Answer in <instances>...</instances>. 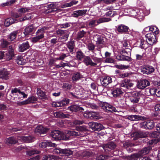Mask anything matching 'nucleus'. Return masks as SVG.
Returning <instances> with one entry per match:
<instances>
[{"label": "nucleus", "mask_w": 160, "mask_h": 160, "mask_svg": "<svg viewBox=\"0 0 160 160\" xmlns=\"http://www.w3.org/2000/svg\"><path fill=\"white\" fill-rule=\"evenodd\" d=\"M117 68L120 69H126L129 67V65H117L116 66Z\"/></svg>", "instance_id": "bf43d9fd"}, {"label": "nucleus", "mask_w": 160, "mask_h": 160, "mask_svg": "<svg viewBox=\"0 0 160 160\" xmlns=\"http://www.w3.org/2000/svg\"><path fill=\"white\" fill-rule=\"evenodd\" d=\"M151 149V148L150 147L145 148L139 151L138 153L128 156L127 159L129 160H151L149 157H142V156L148 154Z\"/></svg>", "instance_id": "7ed1b4c3"}, {"label": "nucleus", "mask_w": 160, "mask_h": 160, "mask_svg": "<svg viewBox=\"0 0 160 160\" xmlns=\"http://www.w3.org/2000/svg\"><path fill=\"white\" fill-rule=\"evenodd\" d=\"M39 146L42 148H45L46 147H55L56 146V144L55 143H52L50 142L46 141L39 143Z\"/></svg>", "instance_id": "412c9836"}, {"label": "nucleus", "mask_w": 160, "mask_h": 160, "mask_svg": "<svg viewBox=\"0 0 160 160\" xmlns=\"http://www.w3.org/2000/svg\"><path fill=\"white\" fill-rule=\"evenodd\" d=\"M37 94L38 97L43 100H45L47 99L48 98L45 95V92L40 89H37Z\"/></svg>", "instance_id": "2f4dec72"}, {"label": "nucleus", "mask_w": 160, "mask_h": 160, "mask_svg": "<svg viewBox=\"0 0 160 160\" xmlns=\"http://www.w3.org/2000/svg\"><path fill=\"white\" fill-rule=\"evenodd\" d=\"M99 113L97 112L91 111L90 112V116L91 118L96 119L99 117Z\"/></svg>", "instance_id": "864d4df0"}, {"label": "nucleus", "mask_w": 160, "mask_h": 160, "mask_svg": "<svg viewBox=\"0 0 160 160\" xmlns=\"http://www.w3.org/2000/svg\"><path fill=\"white\" fill-rule=\"evenodd\" d=\"M133 84L129 80L126 79L122 81L120 83V87L123 88L122 89L123 91L126 90L132 87Z\"/></svg>", "instance_id": "9d476101"}, {"label": "nucleus", "mask_w": 160, "mask_h": 160, "mask_svg": "<svg viewBox=\"0 0 160 160\" xmlns=\"http://www.w3.org/2000/svg\"><path fill=\"white\" fill-rule=\"evenodd\" d=\"M83 62L86 66L90 65L91 66H95L97 65V64L96 63H94L89 56H85L83 59Z\"/></svg>", "instance_id": "f3484780"}, {"label": "nucleus", "mask_w": 160, "mask_h": 160, "mask_svg": "<svg viewBox=\"0 0 160 160\" xmlns=\"http://www.w3.org/2000/svg\"><path fill=\"white\" fill-rule=\"evenodd\" d=\"M37 100V98L34 97L32 96L29 97L27 100L22 101L20 102V105L26 104L30 103H33Z\"/></svg>", "instance_id": "a878e982"}, {"label": "nucleus", "mask_w": 160, "mask_h": 160, "mask_svg": "<svg viewBox=\"0 0 160 160\" xmlns=\"http://www.w3.org/2000/svg\"><path fill=\"white\" fill-rule=\"evenodd\" d=\"M123 90L121 87L116 88L113 89L111 93L114 98H120L123 93Z\"/></svg>", "instance_id": "1a4fd4ad"}, {"label": "nucleus", "mask_w": 160, "mask_h": 160, "mask_svg": "<svg viewBox=\"0 0 160 160\" xmlns=\"http://www.w3.org/2000/svg\"><path fill=\"white\" fill-rule=\"evenodd\" d=\"M51 135L55 140L63 139L62 132L59 130H55L52 132Z\"/></svg>", "instance_id": "9b49d317"}, {"label": "nucleus", "mask_w": 160, "mask_h": 160, "mask_svg": "<svg viewBox=\"0 0 160 160\" xmlns=\"http://www.w3.org/2000/svg\"><path fill=\"white\" fill-rule=\"evenodd\" d=\"M140 94L138 92H134L133 97L130 98L131 102L133 103H138L140 99Z\"/></svg>", "instance_id": "cd10ccee"}, {"label": "nucleus", "mask_w": 160, "mask_h": 160, "mask_svg": "<svg viewBox=\"0 0 160 160\" xmlns=\"http://www.w3.org/2000/svg\"><path fill=\"white\" fill-rule=\"evenodd\" d=\"M103 38L101 37H99L98 38L97 41V44L98 46L101 48L106 47V45L104 40Z\"/></svg>", "instance_id": "f704fd0d"}, {"label": "nucleus", "mask_w": 160, "mask_h": 160, "mask_svg": "<svg viewBox=\"0 0 160 160\" xmlns=\"http://www.w3.org/2000/svg\"><path fill=\"white\" fill-rule=\"evenodd\" d=\"M74 65H71L70 62H67L65 63L62 61L60 63L58 64H55L54 65L55 68H64L65 66L70 67L73 66Z\"/></svg>", "instance_id": "473e14b6"}, {"label": "nucleus", "mask_w": 160, "mask_h": 160, "mask_svg": "<svg viewBox=\"0 0 160 160\" xmlns=\"http://www.w3.org/2000/svg\"><path fill=\"white\" fill-rule=\"evenodd\" d=\"M122 43L123 45V48L125 49H127L128 52H129L130 53L131 50L130 49H128V45L129 44L128 40L126 39H124L122 41Z\"/></svg>", "instance_id": "de8ad7c7"}, {"label": "nucleus", "mask_w": 160, "mask_h": 160, "mask_svg": "<svg viewBox=\"0 0 160 160\" xmlns=\"http://www.w3.org/2000/svg\"><path fill=\"white\" fill-rule=\"evenodd\" d=\"M128 118L131 121H137L141 119L140 117L137 115H128Z\"/></svg>", "instance_id": "09e8293b"}, {"label": "nucleus", "mask_w": 160, "mask_h": 160, "mask_svg": "<svg viewBox=\"0 0 160 160\" xmlns=\"http://www.w3.org/2000/svg\"><path fill=\"white\" fill-rule=\"evenodd\" d=\"M87 11V10H80L75 11H74L73 15L74 17L77 18L84 15L86 13Z\"/></svg>", "instance_id": "393cba45"}, {"label": "nucleus", "mask_w": 160, "mask_h": 160, "mask_svg": "<svg viewBox=\"0 0 160 160\" xmlns=\"http://www.w3.org/2000/svg\"><path fill=\"white\" fill-rule=\"evenodd\" d=\"M4 142L5 143L8 145H14L17 143L19 141L18 140L17 138H16L14 137H11L6 138Z\"/></svg>", "instance_id": "6ab92c4d"}, {"label": "nucleus", "mask_w": 160, "mask_h": 160, "mask_svg": "<svg viewBox=\"0 0 160 160\" xmlns=\"http://www.w3.org/2000/svg\"><path fill=\"white\" fill-rule=\"evenodd\" d=\"M108 156L99 155L97 156L96 155H93L92 160H104L108 158Z\"/></svg>", "instance_id": "4c0bfd02"}, {"label": "nucleus", "mask_w": 160, "mask_h": 160, "mask_svg": "<svg viewBox=\"0 0 160 160\" xmlns=\"http://www.w3.org/2000/svg\"><path fill=\"white\" fill-rule=\"evenodd\" d=\"M49 151L54 154H61L63 156H69L72 154V152L70 150L62 149L60 148L52 149Z\"/></svg>", "instance_id": "423d86ee"}, {"label": "nucleus", "mask_w": 160, "mask_h": 160, "mask_svg": "<svg viewBox=\"0 0 160 160\" xmlns=\"http://www.w3.org/2000/svg\"><path fill=\"white\" fill-rule=\"evenodd\" d=\"M132 137H134L133 139L136 140L138 138H139L140 137V135L138 133V132H135L133 133H132L131 134Z\"/></svg>", "instance_id": "338daca9"}, {"label": "nucleus", "mask_w": 160, "mask_h": 160, "mask_svg": "<svg viewBox=\"0 0 160 160\" xmlns=\"http://www.w3.org/2000/svg\"><path fill=\"white\" fill-rule=\"evenodd\" d=\"M56 159V157L52 155H46L43 156V160H52Z\"/></svg>", "instance_id": "8fccbe9b"}, {"label": "nucleus", "mask_w": 160, "mask_h": 160, "mask_svg": "<svg viewBox=\"0 0 160 160\" xmlns=\"http://www.w3.org/2000/svg\"><path fill=\"white\" fill-rule=\"evenodd\" d=\"M111 20L110 18L103 17L100 18L97 22V24L104 22H107L111 21Z\"/></svg>", "instance_id": "c03bdc74"}, {"label": "nucleus", "mask_w": 160, "mask_h": 160, "mask_svg": "<svg viewBox=\"0 0 160 160\" xmlns=\"http://www.w3.org/2000/svg\"><path fill=\"white\" fill-rule=\"evenodd\" d=\"M48 29L47 27H43L38 29L36 32V36L40 39L44 37V33L45 31Z\"/></svg>", "instance_id": "5701e85b"}, {"label": "nucleus", "mask_w": 160, "mask_h": 160, "mask_svg": "<svg viewBox=\"0 0 160 160\" xmlns=\"http://www.w3.org/2000/svg\"><path fill=\"white\" fill-rule=\"evenodd\" d=\"M14 55L8 52L6 53V57L7 60L8 61L11 59Z\"/></svg>", "instance_id": "e2e57ef3"}, {"label": "nucleus", "mask_w": 160, "mask_h": 160, "mask_svg": "<svg viewBox=\"0 0 160 160\" xmlns=\"http://www.w3.org/2000/svg\"><path fill=\"white\" fill-rule=\"evenodd\" d=\"M66 30H64L61 29H58L56 31V33L57 34L61 36H62L65 33Z\"/></svg>", "instance_id": "774afa93"}, {"label": "nucleus", "mask_w": 160, "mask_h": 160, "mask_svg": "<svg viewBox=\"0 0 160 160\" xmlns=\"http://www.w3.org/2000/svg\"><path fill=\"white\" fill-rule=\"evenodd\" d=\"M154 71V69L152 66H145L141 69V71L143 74H148L151 73Z\"/></svg>", "instance_id": "dca6fc26"}, {"label": "nucleus", "mask_w": 160, "mask_h": 160, "mask_svg": "<svg viewBox=\"0 0 160 160\" xmlns=\"http://www.w3.org/2000/svg\"><path fill=\"white\" fill-rule=\"evenodd\" d=\"M150 82L146 79H143L138 82L137 86L138 88L143 89L150 85Z\"/></svg>", "instance_id": "ddd939ff"}, {"label": "nucleus", "mask_w": 160, "mask_h": 160, "mask_svg": "<svg viewBox=\"0 0 160 160\" xmlns=\"http://www.w3.org/2000/svg\"><path fill=\"white\" fill-rule=\"evenodd\" d=\"M68 110L76 112L78 111H83L84 109L83 108L80 107L77 105H73L69 107L68 108Z\"/></svg>", "instance_id": "bb28decb"}, {"label": "nucleus", "mask_w": 160, "mask_h": 160, "mask_svg": "<svg viewBox=\"0 0 160 160\" xmlns=\"http://www.w3.org/2000/svg\"><path fill=\"white\" fill-rule=\"evenodd\" d=\"M32 17L31 15L30 14H28L23 18H21L20 19V21H23L29 19L31 18Z\"/></svg>", "instance_id": "052dcab7"}, {"label": "nucleus", "mask_w": 160, "mask_h": 160, "mask_svg": "<svg viewBox=\"0 0 160 160\" xmlns=\"http://www.w3.org/2000/svg\"><path fill=\"white\" fill-rule=\"evenodd\" d=\"M30 10V8H19L18 10V12L19 13H17L16 14L15 17L18 18L21 17L22 16V13L29 12Z\"/></svg>", "instance_id": "c756f323"}, {"label": "nucleus", "mask_w": 160, "mask_h": 160, "mask_svg": "<svg viewBox=\"0 0 160 160\" xmlns=\"http://www.w3.org/2000/svg\"><path fill=\"white\" fill-rule=\"evenodd\" d=\"M82 77V76L79 72H77L74 73L72 76V78L73 81L76 82L80 79Z\"/></svg>", "instance_id": "79ce46f5"}, {"label": "nucleus", "mask_w": 160, "mask_h": 160, "mask_svg": "<svg viewBox=\"0 0 160 160\" xmlns=\"http://www.w3.org/2000/svg\"><path fill=\"white\" fill-rule=\"evenodd\" d=\"M93 154L89 152L85 151L83 152L82 153V156L85 158H88L89 160H92L93 157Z\"/></svg>", "instance_id": "ea45409f"}, {"label": "nucleus", "mask_w": 160, "mask_h": 160, "mask_svg": "<svg viewBox=\"0 0 160 160\" xmlns=\"http://www.w3.org/2000/svg\"><path fill=\"white\" fill-rule=\"evenodd\" d=\"M137 9L134 10L131 8H125L124 12L128 13V15L131 17H136L137 16Z\"/></svg>", "instance_id": "c85d7f7f"}, {"label": "nucleus", "mask_w": 160, "mask_h": 160, "mask_svg": "<svg viewBox=\"0 0 160 160\" xmlns=\"http://www.w3.org/2000/svg\"><path fill=\"white\" fill-rule=\"evenodd\" d=\"M87 105L88 107L92 109H97L98 108V106L94 103H88Z\"/></svg>", "instance_id": "69168bd1"}, {"label": "nucleus", "mask_w": 160, "mask_h": 160, "mask_svg": "<svg viewBox=\"0 0 160 160\" xmlns=\"http://www.w3.org/2000/svg\"><path fill=\"white\" fill-rule=\"evenodd\" d=\"M34 29V27L32 25H29L27 27L24 29V33L25 36L29 34L31 32H32Z\"/></svg>", "instance_id": "e433bc0d"}, {"label": "nucleus", "mask_w": 160, "mask_h": 160, "mask_svg": "<svg viewBox=\"0 0 160 160\" xmlns=\"http://www.w3.org/2000/svg\"><path fill=\"white\" fill-rule=\"evenodd\" d=\"M87 48L90 51H93L95 49V46L93 43H89L87 45Z\"/></svg>", "instance_id": "4d7b16f0"}, {"label": "nucleus", "mask_w": 160, "mask_h": 160, "mask_svg": "<svg viewBox=\"0 0 160 160\" xmlns=\"http://www.w3.org/2000/svg\"><path fill=\"white\" fill-rule=\"evenodd\" d=\"M116 59L119 60L130 61V58L129 56H125L122 55H118L116 56Z\"/></svg>", "instance_id": "58836bf2"}, {"label": "nucleus", "mask_w": 160, "mask_h": 160, "mask_svg": "<svg viewBox=\"0 0 160 160\" xmlns=\"http://www.w3.org/2000/svg\"><path fill=\"white\" fill-rule=\"evenodd\" d=\"M28 42H26L19 45V51L21 52H22L28 49L29 48Z\"/></svg>", "instance_id": "b1692460"}, {"label": "nucleus", "mask_w": 160, "mask_h": 160, "mask_svg": "<svg viewBox=\"0 0 160 160\" xmlns=\"http://www.w3.org/2000/svg\"><path fill=\"white\" fill-rule=\"evenodd\" d=\"M48 8V11L47 13H50L56 11L57 10L56 6L53 4H50L45 6Z\"/></svg>", "instance_id": "c9c22d12"}, {"label": "nucleus", "mask_w": 160, "mask_h": 160, "mask_svg": "<svg viewBox=\"0 0 160 160\" xmlns=\"http://www.w3.org/2000/svg\"><path fill=\"white\" fill-rule=\"evenodd\" d=\"M128 27L123 24L119 25L117 28V31L121 33H126L128 32Z\"/></svg>", "instance_id": "aec40b11"}, {"label": "nucleus", "mask_w": 160, "mask_h": 160, "mask_svg": "<svg viewBox=\"0 0 160 160\" xmlns=\"http://www.w3.org/2000/svg\"><path fill=\"white\" fill-rule=\"evenodd\" d=\"M103 128V126L100 123L96 122L95 128H94V130L99 131Z\"/></svg>", "instance_id": "603ef678"}, {"label": "nucleus", "mask_w": 160, "mask_h": 160, "mask_svg": "<svg viewBox=\"0 0 160 160\" xmlns=\"http://www.w3.org/2000/svg\"><path fill=\"white\" fill-rule=\"evenodd\" d=\"M140 128L145 129H151L154 126V122L152 120H147L142 122L140 124Z\"/></svg>", "instance_id": "6e6552de"}, {"label": "nucleus", "mask_w": 160, "mask_h": 160, "mask_svg": "<svg viewBox=\"0 0 160 160\" xmlns=\"http://www.w3.org/2000/svg\"><path fill=\"white\" fill-rule=\"evenodd\" d=\"M18 31H14L11 33L9 35L8 38L10 41H12L14 40L18 34Z\"/></svg>", "instance_id": "49530a36"}, {"label": "nucleus", "mask_w": 160, "mask_h": 160, "mask_svg": "<svg viewBox=\"0 0 160 160\" xmlns=\"http://www.w3.org/2000/svg\"><path fill=\"white\" fill-rule=\"evenodd\" d=\"M11 94L13 97L14 100H22L23 98H26L28 94H26L23 91H21L20 89L14 88L11 90Z\"/></svg>", "instance_id": "20e7f679"}, {"label": "nucleus", "mask_w": 160, "mask_h": 160, "mask_svg": "<svg viewBox=\"0 0 160 160\" xmlns=\"http://www.w3.org/2000/svg\"><path fill=\"white\" fill-rule=\"evenodd\" d=\"M116 147V144L113 142H111L104 145L102 148L105 151L107 152L114 149Z\"/></svg>", "instance_id": "2eb2a0df"}, {"label": "nucleus", "mask_w": 160, "mask_h": 160, "mask_svg": "<svg viewBox=\"0 0 160 160\" xmlns=\"http://www.w3.org/2000/svg\"><path fill=\"white\" fill-rule=\"evenodd\" d=\"M137 14L136 18L139 19H142L144 16L143 12L141 10H138L137 9Z\"/></svg>", "instance_id": "3c124183"}, {"label": "nucleus", "mask_w": 160, "mask_h": 160, "mask_svg": "<svg viewBox=\"0 0 160 160\" xmlns=\"http://www.w3.org/2000/svg\"><path fill=\"white\" fill-rule=\"evenodd\" d=\"M16 20L13 18H9L6 19L4 22V25L6 27H8L11 24L15 22Z\"/></svg>", "instance_id": "a19ab883"}, {"label": "nucleus", "mask_w": 160, "mask_h": 160, "mask_svg": "<svg viewBox=\"0 0 160 160\" xmlns=\"http://www.w3.org/2000/svg\"><path fill=\"white\" fill-rule=\"evenodd\" d=\"M69 102V100L68 99H64L59 102H53L52 103V105L53 107H62L68 103Z\"/></svg>", "instance_id": "f8f14e48"}, {"label": "nucleus", "mask_w": 160, "mask_h": 160, "mask_svg": "<svg viewBox=\"0 0 160 160\" xmlns=\"http://www.w3.org/2000/svg\"><path fill=\"white\" fill-rule=\"evenodd\" d=\"M86 32L83 30H80L78 32L77 38H83L85 35L86 34Z\"/></svg>", "instance_id": "13d9d810"}, {"label": "nucleus", "mask_w": 160, "mask_h": 160, "mask_svg": "<svg viewBox=\"0 0 160 160\" xmlns=\"http://www.w3.org/2000/svg\"><path fill=\"white\" fill-rule=\"evenodd\" d=\"M17 139L19 141H21L22 142L26 143L32 142L34 140L33 138L30 136H19L17 138Z\"/></svg>", "instance_id": "4468645a"}, {"label": "nucleus", "mask_w": 160, "mask_h": 160, "mask_svg": "<svg viewBox=\"0 0 160 160\" xmlns=\"http://www.w3.org/2000/svg\"><path fill=\"white\" fill-rule=\"evenodd\" d=\"M149 31L154 34H157L159 32L158 28L155 26L152 25L149 26Z\"/></svg>", "instance_id": "37998d69"}, {"label": "nucleus", "mask_w": 160, "mask_h": 160, "mask_svg": "<svg viewBox=\"0 0 160 160\" xmlns=\"http://www.w3.org/2000/svg\"><path fill=\"white\" fill-rule=\"evenodd\" d=\"M48 129V128H44L42 125L38 126L35 129V132L38 134H44L46 133Z\"/></svg>", "instance_id": "a211bd4d"}, {"label": "nucleus", "mask_w": 160, "mask_h": 160, "mask_svg": "<svg viewBox=\"0 0 160 160\" xmlns=\"http://www.w3.org/2000/svg\"><path fill=\"white\" fill-rule=\"evenodd\" d=\"M8 44L9 42L7 41L3 40L1 42V46L2 47L5 48L6 47Z\"/></svg>", "instance_id": "0e129e2a"}, {"label": "nucleus", "mask_w": 160, "mask_h": 160, "mask_svg": "<svg viewBox=\"0 0 160 160\" xmlns=\"http://www.w3.org/2000/svg\"><path fill=\"white\" fill-rule=\"evenodd\" d=\"M99 105L103 110L106 112H112L117 111L115 107L108 103L102 102L100 103Z\"/></svg>", "instance_id": "0eeeda50"}, {"label": "nucleus", "mask_w": 160, "mask_h": 160, "mask_svg": "<svg viewBox=\"0 0 160 160\" xmlns=\"http://www.w3.org/2000/svg\"><path fill=\"white\" fill-rule=\"evenodd\" d=\"M146 40L142 38L138 39L136 44L141 48L145 49L148 48V44L152 45L156 41V37L153 33H148L145 35Z\"/></svg>", "instance_id": "f03ea898"}, {"label": "nucleus", "mask_w": 160, "mask_h": 160, "mask_svg": "<svg viewBox=\"0 0 160 160\" xmlns=\"http://www.w3.org/2000/svg\"><path fill=\"white\" fill-rule=\"evenodd\" d=\"M54 115L57 118H67V115L65 114L62 112H57L55 113Z\"/></svg>", "instance_id": "5fc2aeb1"}, {"label": "nucleus", "mask_w": 160, "mask_h": 160, "mask_svg": "<svg viewBox=\"0 0 160 160\" xmlns=\"http://www.w3.org/2000/svg\"><path fill=\"white\" fill-rule=\"evenodd\" d=\"M85 56L84 53L81 51H78L76 52V58L78 60H81Z\"/></svg>", "instance_id": "a18cd8bd"}, {"label": "nucleus", "mask_w": 160, "mask_h": 160, "mask_svg": "<svg viewBox=\"0 0 160 160\" xmlns=\"http://www.w3.org/2000/svg\"><path fill=\"white\" fill-rule=\"evenodd\" d=\"M40 152V151L36 150H31L27 151L26 153L29 156H31L35 154H38Z\"/></svg>", "instance_id": "6e6d98bb"}, {"label": "nucleus", "mask_w": 160, "mask_h": 160, "mask_svg": "<svg viewBox=\"0 0 160 160\" xmlns=\"http://www.w3.org/2000/svg\"><path fill=\"white\" fill-rule=\"evenodd\" d=\"M115 14V12H112V11H109L107 12L105 14V15L108 17H113Z\"/></svg>", "instance_id": "680f3d73"}, {"label": "nucleus", "mask_w": 160, "mask_h": 160, "mask_svg": "<svg viewBox=\"0 0 160 160\" xmlns=\"http://www.w3.org/2000/svg\"><path fill=\"white\" fill-rule=\"evenodd\" d=\"M112 82L111 78L109 76L105 77L101 79V84L104 86H106L111 83Z\"/></svg>", "instance_id": "4be33fe9"}, {"label": "nucleus", "mask_w": 160, "mask_h": 160, "mask_svg": "<svg viewBox=\"0 0 160 160\" xmlns=\"http://www.w3.org/2000/svg\"><path fill=\"white\" fill-rule=\"evenodd\" d=\"M156 129L158 132L154 131L151 133V136L154 138L149 141V143L151 145L156 144L160 141V123L157 125Z\"/></svg>", "instance_id": "39448f33"}, {"label": "nucleus", "mask_w": 160, "mask_h": 160, "mask_svg": "<svg viewBox=\"0 0 160 160\" xmlns=\"http://www.w3.org/2000/svg\"><path fill=\"white\" fill-rule=\"evenodd\" d=\"M8 73L5 69L0 71V78L5 80L8 79Z\"/></svg>", "instance_id": "72a5a7b5"}, {"label": "nucleus", "mask_w": 160, "mask_h": 160, "mask_svg": "<svg viewBox=\"0 0 160 160\" xmlns=\"http://www.w3.org/2000/svg\"><path fill=\"white\" fill-rule=\"evenodd\" d=\"M66 45L70 52H72L75 46L74 41L72 39L67 43Z\"/></svg>", "instance_id": "7c9ffc66"}, {"label": "nucleus", "mask_w": 160, "mask_h": 160, "mask_svg": "<svg viewBox=\"0 0 160 160\" xmlns=\"http://www.w3.org/2000/svg\"><path fill=\"white\" fill-rule=\"evenodd\" d=\"M77 131L73 130L66 131L62 132L63 139L67 140L69 139L71 137H75L80 136L83 137L87 132V129L86 127L80 126L76 128Z\"/></svg>", "instance_id": "f257e3e1"}]
</instances>
